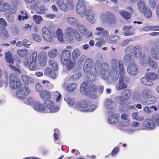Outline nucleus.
Here are the masks:
<instances>
[{
  "instance_id": "79ce46f5",
  "label": "nucleus",
  "mask_w": 159,
  "mask_h": 159,
  "mask_svg": "<svg viewBox=\"0 0 159 159\" xmlns=\"http://www.w3.org/2000/svg\"><path fill=\"white\" fill-rule=\"evenodd\" d=\"M77 87V85L76 83H70L67 86L66 89L69 92L73 91L76 89Z\"/></svg>"
},
{
  "instance_id": "09e8293b",
  "label": "nucleus",
  "mask_w": 159,
  "mask_h": 159,
  "mask_svg": "<svg viewBox=\"0 0 159 159\" xmlns=\"http://www.w3.org/2000/svg\"><path fill=\"white\" fill-rule=\"evenodd\" d=\"M10 8L9 4L8 3L0 4V11H5L7 10Z\"/></svg>"
},
{
  "instance_id": "3c124183",
  "label": "nucleus",
  "mask_w": 159,
  "mask_h": 159,
  "mask_svg": "<svg viewBox=\"0 0 159 159\" xmlns=\"http://www.w3.org/2000/svg\"><path fill=\"white\" fill-rule=\"evenodd\" d=\"M75 61H72L71 60H70L69 62H68L66 64H63L64 65L66 66L67 70H71L75 66Z\"/></svg>"
},
{
  "instance_id": "9d476101",
  "label": "nucleus",
  "mask_w": 159,
  "mask_h": 159,
  "mask_svg": "<svg viewBox=\"0 0 159 159\" xmlns=\"http://www.w3.org/2000/svg\"><path fill=\"white\" fill-rule=\"evenodd\" d=\"M131 94L130 90L126 89L122 91V96H118L114 98L115 101L118 103L122 104L124 101L128 100L130 98Z\"/></svg>"
},
{
  "instance_id": "603ef678",
  "label": "nucleus",
  "mask_w": 159,
  "mask_h": 159,
  "mask_svg": "<svg viewBox=\"0 0 159 159\" xmlns=\"http://www.w3.org/2000/svg\"><path fill=\"white\" fill-rule=\"evenodd\" d=\"M6 18L8 22L13 23L14 21L15 17L13 14L9 13L6 16Z\"/></svg>"
},
{
  "instance_id": "e433bc0d",
  "label": "nucleus",
  "mask_w": 159,
  "mask_h": 159,
  "mask_svg": "<svg viewBox=\"0 0 159 159\" xmlns=\"http://www.w3.org/2000/svg\"><path fill=\"white\" fill-rule=\"evenodd\" d=\"M56 34L58 40H64V39H67L63 36V31L61 29H57L56 31Z\"/></svg>"
},
{
  "instance_id": "a878e982",
  "label": "nucleus",
  "mask_w": 159,
  "mask_h": 159,
  "mask_svg": "<svg viewBox=\"0 0 159 159\" xmlns=\"http://www.w3.org/2000/svg\"><path fill=\"white\" fill-rule=\"evenodd\" d=\"M151 58L147 56L146 54L143 53L140 57V63L143 66H146L149 63V60H151Z\"/></svg>"
},
{
  "instance_id": "4c0bfd02",
  "label": "nucleus",
  "mask_w": 159,
  "mask_h": 159,
  "mask_svg": "<svg viewBox=\"0 0 159 159\" xmlns=\"http://www.w3.org/2000/svg\"><path fill=\"white\" fill-rule=\"evenodd\" d=\"M80 50L78 49H75L72 52V57L73 59L76 60L80 55Z\"/></svg>"
},
{
  "instance_id": "7c9ffc66",
  "label": "nucleus",
  "mask_w": 159,
  "mask_h": 159,
  "mask_svg": "<svg viewBox=\"0 0 159 159\" xmlns=\"http://www.w3.org/2000/svg\"><path fill=\"white\" fill-rule=\"evenodd\" d=\"M5 58L6 62L8 64H13L14 58L9 52L5 53Z\"/></svg>"
},
{
  "instance_id": "412c9836",
  "label": "nucleus",
  "mask_w": 159,
  "mask_h": 159,
  "mask_svg": "<svg viewBox=\"0 0 159 159\" xmlns=\"http://www.w3.org/2000/svg\"><path fill=\"white\" fill-rule=\"evenodd\" d=\"M38 61L41 66H44L47 60V55L46 53L42 52L39 53L38 55Z\"/></svg>"
},
{
  "instance_id": "cd10ccee",
  "label": "nucleus",
  "mask_w": 159,
  "mask_h": 159,
  "mask_svg": "<svg viewBox=\"0 0 159 159\" xmlns=\"http://www.w3.org/2000/svg\"><path fill=\"white\" fill-rule=\"evenodd\" d=\"M104 107L107 109H113L116 107V104L109 99L105 100L104 102Z\"/></svg>"
},
{
  "instance_id": "b1692460",
  "label": "nucleus",
  "mask_w": 159,
  "mask_h": 159,
  "mask_svg": "<svg viewBox=\"0 0 159 159\" xmlns=\"http://www.w3.org/2000/svg\"><path fill=\"white\" fill-rule=\"evenodd\" d=\"M141 93L143 100L150 97L153 94L151 90L148 88L143 89Z\"/></svg>"
},
{
  "instance_id": "4d7b16f0",
  "label": "nucleus",
  "mask_w": 159,
  "mask_h": 159,
  "mask_svg": "<svg viewBox=\"0 0 159 159\" xmlns=\"http://www.w3.org/2000/svg\"><path fill=\"white\" fill-rule=\"evenodd\" d=\"M49 64L50 66L55 70H57L58 69V65L57 62L53 60H51L49 61Z\"/></svg>"
},
{
  "instance_id": "5fc2aeb1",
  "label": "nucleus",
  "mask_w": 159,
  "mask_h": 159,
  "mask_svg": "<svg viewBox=\"0 0 159 159\" xmlns=\"http://www.w3.org/2000/svg\"><path fill=\"white\" fill-rule=\"evenodd\" d=\"M81 76L80 73H78L72 75L70 77V80L72 81H76L78 80Z\"/></svg>"
},
{
  "instance_id": "58836bf2",
  "label": "nucleus",
  "mask_w": 159,
  "mask_h": 159,
  "mask_svg": "<svg viewBox=\"0 0 159 159\" xmlns=\"http://www.w3.org/2000/svg\"><path fill=\"white\" fill-rule=\"evenodd\" d=\"M119 12L120 14L125 19H129L130 18L131 15L125 10H121L119 11Z\"/></svg>"
},
{
  "instance_id": "bb28decb",
  "label": "nucleus",
  "mask_w": 159,
  "mask_h": 159,
  "mask_svg": "<svg viewBox=\"0 0 159 159\" xmlns=\"http://www.w3.org/2000/svg\"><path fill=\"white\" fill-rule=\"evenodd\" d=\"M145 75L152 82L157 80L159 77L158 75L154 72H148L145 74Z\"/></svg>"
},
{
  "instance_id": "7ed1b4c3",
  "label": "nucleus",
  "mask_w": 159,
  "mask_h": 159,
  "mask_svg": "<svg viewBox=\"0 0 159 159\" xmlns=\"http://www.w3.org/2000/svg\"><path fill=\"white\" fill-rule=\"evenodd\" d=\"M37 52L36 51L33 52L30 57H26L24 59V64L26 66H28L30 70H35L37 67Z\"/></svg>"
},
{
  "instance_id": "c03bdc74",
  "label": "nucleus",
  "mask_w": 159,
  "mask_h": 159,
  "mask_svg": "<svg viewBox=\"0 0 159 159\" xmlns=\"http://www.w3.org/2000/svg\"><path fill=\"white\" fill-rule=\"evenodd\" d=\"M152 121L154 123L155 125H159V115L157 114H154L152 116Z\"/></svg>"
},
{
  "instance_id": "0eeeda50",
  "label": "nucleus",
  "mask_w": 159,
  "mask_h": 159,
  "mask_svg": "<svg viewBox=\"0 0 159 159\" xmlns=\"http://www.w3.org/2000/svg\"><path fill=\"white\" fill-rule=\"evenodd\" d=\"M100 18L103 22L107 23L110 25H112L116 21L115 16L112 13L110 12L102 13L100 16Z\"/></svg>"
},
{
  "instance_id": "864d4df0",
  "label": "nucleus",
  "mask_w": 159,
  "mask_h": 159,
  "mask_svg": "<svg viewBox=\"0 0 159 159\" xmlns=\"http://www.w3.org/2000/svg\"><path fill=\"white\" fill-rule=\"evenodd\" d=\"M76 29H73L70 27L67 28L65 30V34L68 35V36H69L71 34H73Z\"/></svg>"
},
{
  "instance_id": "774afa93",
  "label": "nucleus",
  "mask_w": 159,
  "mask_h": 159,
  "mask_svg": "<svg viewBox=\"0 0 159 159\" xmlns=\"http://www.w3.org/2000/svg\"><path fill=\"white\" fill-rule=\"evenodd\" d=\"M86 56L84 55H82L80 58L79 59L78 63L79 65H82V62L86 58Z\"/></svg>"
},
{
  "instance_id": "8fccbe9b",
  "label": "nucleus",
  "mask_w": 159,
  "mask_h": 159,
  "mask_svg": "<svg viewBox=\"0 0 159 159\" xmlns=\"http://www.w3.org/2000/svg\"><path fill=\"white\" fill-rule=\"evenodd\" d=\"M28 12L25 11V16H24V11H21V15H19L18 16V19L19 21H21L22 20H25L27 19L28 18Z\"/></svg>"
},
{
  "instance_id": "2f4dec72",
  "label": "nucleus",
  "mask_w": 159,
  "mask_h": 159,
  "mask_svg": "<svg viewBox=\"0 0 159 159\" xmlns=\"http://www.w3.org/2000/svg\"><path fill=\"white\" fill-rule=\"evenodd\" d=\"M137 5L139 10L141 12H144L146 7L144 2L143 1L139 0L137 2Z\"/></svg>"
},
{
  "instance_id": "338daca9",
  "label": "nucleus",
  "mask_w": 159,
  "mask_h": 159,
  "mask_svg": "<svg viewBox=\"0 0 159 159\" xmlns=\"http://www.w3.org/2000/svg\"><path fill=\"white\" fill-rule=\"evenodd\" d=\"M96 30L98 31L96 32L95 34L97 35H99L102 34L104 29L103 28L97 27L96 28Z\"/></svg>"
},
{
  "instance_id": "a19ab883",
  "label": "nucleus",
  "mask_w": 159,
  "mask_h": 159,
  "mask_svg": "<svg viewBox=\"0 0 159 159\" xmlns=\"http://www.w3.org/2000/svg\"><path fill=\"white\" fill-rule=\"evenodd\" d=\"M57 54V49L54 48L51 49L48 52V56L50 58H55Z\"/></svg>"
},
{
  "instance_id": "052dcab7",
  "label": "nucleus",
  "mask_w": 159,
  "mask_h": 159,
  "mask_svg": "<svg viewBox=\"0 0 159 159\" xmlns=\"http://www.w3.org/2000/svg\"><path fill=\"white\" fill-rule=\"evenodd\" d=\"M9 64L8 65V67L10 69H12L13 70H15V71L17 72H18V73H21V71L19 69H18V68H17L15 66L13 65L12 64Z\"/></svg>"
},
{
  "instance_id": "dca6fc26",
  "label": "nucleus",
  "mask_w": 159,
  "mask_h": 159,
  "mask_svg": "<svg viewBox=\"0 0 159 159\" xmlns=\"http://www.w3.org/2000/svg\"><path fill=\"white\" fill-rule=\"evenodd\" d=\"M142 125L143 127L142 129L143 130L147 129L153 130L156 127L154 123L153 122L152 120L150 119H146L143 122Z\"/></svg>"
},
{
  "instance_id": "f257e3e1",
  "label": "nucleus",
  "mask_w": 159,
  "mask_h": 159,
  "mask_svg": "<svg viewBox=\"0 0 159 159\" xmlns=\"http://www.w3.org/2000/svg\"><path fill=\"white\" fill-rule=\"evenodd\" d=\"M111 78L113 82L117 80L119 78L118 70L120 77L118 82L116 84V89L117 90H121L127 88V83L129 81L128 77L125 76V71L121 61H118L115 59L111 61Z\"/></svg>"
},
{
  "instance_id": "f704fd0d",
  "label": "nucleus",
  "mask_w": 159,
  "mask_h": 159,
  "mask_svg": "<svg viewBox=\"0 0 159 159\" xmlns=\"http://www.w3.org/2000/svg\"><path fill=\"white\" fill-rule=\"evenodd\" d=\"M0 36L2 39H6L9 35L7 31L4 28L0 26Z\"/></svg>"
},
{
  "instance_id": "ea45409f",
  "label": "nucleus",
  "mask_w": 159,
  "mask_h": 159,
  "mask_svg": "<svg viewBox=\"0 0 159 159\" xmlns=\"http://www.w3.org/2000/svg\"><path fill=\"white\" fill-rule=\"evenodd\" d=\"M17 53L20 57H23L28 54L29 52L26 49L24 48L18 50Z\"/></svg>"
},
{
  "instance_id": "6e6552de",
  "label": "nucleus",
  "mask_w": 159,
  "mask_h": 159,
  "mask_svg": "<svg viewBox=\"0 0 159 159\" xmlns=\"http://www.w3.org/2000/svg\"><path fill=\"white\" fill-rule=\"evenodd\" d=\"M45 107L50 113H55L60 110V107L58 106H55L54 102L50 100H46L44 102Z\"/></svg>"
},
{
  "instance_id": "f3484780",
  "label": "nucleus",
  "mask_w": 159,
  "mask_h": 159,
  "mask_svg": "<svg viewBox=\"0 0 159 159\" xmlns=\"http://www.w3.org/2000/svg\"><path fill=\"white\" fill-rule=\"evenodd\" d=\"M85 12L86 19L88 21L92 24H94L96 22V15L93 11L88 9L85 11Z\"/></svg>"
},
{
  "instance_id": "2eb2a0df",
  "label": "nucleus",
  "mask_w": 159,
  "mask_h": 159,
  "mask_svg": "<svg viewBox=\"0 0 159 159\" xmlns=\"http://www.w3.org/2000/svg\"><path fill=\"white\" fill-rule=\"evenodd\" d=\"M139 66L135 64L134 61L129 64L127 68L128 73L132 75H136L139 72Z\"/></svg>"
},
{
  "instance_id": "a18cd8bd",
  "label": "nucleus",
  "mask_w": 159,
  "mask_h": 159,
  "mask_svg": "<svg viewBox=\"0 0 159 159\" xmlns=\"http://www.w3.org/2000/svg\"><path fill=\"white\" fill-rule=\"evenodd\" d=\"M125 56L124 57V60L125 61L128 62L129 64L132 63V61H134V58L130 56L129 53Z\"/></svg>"
},
{
  "instance_id": "49530a36",
  "label": "nucleus",
  "mask_w": 159,
  "mask_h": 159,
  "mask_svg": "<svg viewBox=\"0 0 159 159\" xmlns=\"http://www.w3.org/2000/svg\"><path fill=\"white\" fill-rule=\"evenodd\" d=\"M149 65L151 68L153 70H156L157 68V62L152 59L149 60Z\"/></svg>"
},
{
  "instance_id": "6e6d98bb",
  "label": "nucleus",
  "mask_w": 159,
  "mask_h": 159,
  "mask_svg": "<svg viewBox=\"0 0 159 159\" xmlns=\"http://www.w3.org/2000/svg\"><path fill=\"white\" fill-rule=\"evenodd\" d=\"M130 124V121L128 120H124L121 121H119L117 124L120 126H127Z\"/></svg>"
},
{
  "instance_id": "680f3d73",
  "label": "nucleus",
  "mask_w": 159,
  "mask_h": 159,
  "mask_svg": "<svg viewBox=\"0 0 159 159\" xmlns=\"http://www.w3.org/2000/svg\"><path fill=\"white\" fill-rule=\"evenodd\" d=\"M148 3L151 8H154L155 7L156 5V0H148Z\"/></svg>"
},
{
  "instance_id": "ddd939ff",
  "label": "nucleus",
  "mask_w": 159,
  "mask_h": 159,
  "mask_svg": "<svg viewBox=\"0 0 159 159\" xmlns=\"http://www.w3.org/2000/svg\"><path fill=\"white\" fill-rule=\"evenodd\" d=\"M93 65V60L92 58H89L87 59L86 62L84 67V72L87 75L89 79L90 78L89 76L90 75L91 76L92 75L91 73V70Z\"/></svg>"
},
{
  "instance_id": "39448f33",
  "label": "nucleus",
  "mask_w": 159,
  "mask_h": 159,
  "mask_svg": "<svg viewBox=\"0 0 159 159\" xmlns=\"http://www.w3.org/2000/svg\"><path fill=\"white\" fill-rule=\"evenodd\" d=\"M16 92L17 97L21 99H24L31 93V89L30 87L25 84H21Z\"/></svg>"
},
{
  "instance_id": "72a5a7b5",
  "label": "nucleus",
  "mask_w": 159,
  "mask_h": 159,
  "mask_svg": "<svg viewBox=\"0 0 159 159\" xmlns=\"http://www.w3.org/2000/svg\"><path fill=\"white\" fill-rule=\"evenodd\" d=\"M40 97L43 99H50L51 95L50 92L46 90H44L39 93Z\"/></svg>"
},
{
  "instance_id": "13d9d810",
  "label": "nucleus",
  "mask_w": 159,
  "mask_h": 159,
  "mask_svg": "<svg viewBox=\"0 0 159 159\" xmlns=\"http://www.w3.org/2000/svg\"><path fill=\"white\" fill-rule=\"evenodd\" d=\"M97 107V106L95 105H88L87 107L86 112H90L93 111Z\"/></svg>"
},
{
  "instance_id": "4468645a",
  "label": "nucleus",
  "mask_w": 159,
  "mask_h": 159,
  "mask_svg": "<svg viewBox=\"0 0 159 159\" xmlns=\"http://www.w3.org/2000/svg\"><path fill=\"white\" fill-rule=\"evenodd\" d=\"M71 53L67 49L64 50L62 52L61 56V61L62 64H66L71 60Z\"/></svg>"
},
{
  "instance_id": "69168bd1",
  "label": "nucleus",
  "mask_w": 159,
  "mask_h": 159,
  "mask_svg": "<svg viewBox=\"0 0 159 159\" xmlns=\"http://www.w3.org/2000/svg\"><path fill=\"white\" fill-rule=\"evenodd\" d=\"M74 36L75 39L76 40L81 39V37L80 34L76 30L73 34Z\"/></svg>"
},
{
  "instance_id": "c85d7f7f",
  "label": "nucleus",
  "mask_w": 159,
  "mask_h": 159,
  "mask_svg": "<svg viewBox=\"0 0 159 159\" xmlns=\"http://www.w3.org/2000/svg\"><path fill=\"white\" fill-rule=\"evenodd\" d=\"M119 118V116L118 114H114L109 116L108 120V122L110 124H115L118 122Z\"/></svg>"
},
{
  "instance_id": "c756f323",
  "label": "nucleus",
  "mask_w": 159,
  "mask_h": 159,
  "mask_svg": "<svg viewBox=\"0 0 159 159\" xmlns=\"http://www.w3.org/2000/svg\"><path fill=\"white\" fill-rule=\"evenodd\" d=\"M64 100L70 107H72L75 103L74 98L70 95L66 96L64 98Z\"/></svg>"
},
{
  "instance_id": "1a4fd4ad",
  "label": "nucleus",
  "mask_w": 159,
  "mask_h": 159,
  "mask_svg": "<svg viewBox=\"0 0 159 159\" xmlns=\"http://www.w3.org/2000/svg\"><path fill=\"white\" fill-rule=\"evenodd\" d=\"M125 52L126 53H131L137 58L140 57L143 53L142 52L141 48L139 46L128 47L126 48Z\"/></svg>"
},
{
  "instance_id": "37998d69",
  "label": "nucleus",
  "mask_w": 159,
  "mask_h": 159,
  "mask_svg": "<svg viewBox=\"0 0 159 159\" xmlns=\"http://www.w3.org/2000/svg\"><path fill=\"white\" fill-rule=\"evenodd\" d=\"M142 13L144 14V15L145 17L147 18H150L152 15V11L151 9L148 7H147L144 10V12Z\"/></svg>"
},
{
  "instance_id": "a211bd4d",
  "label": "nucleus",
  "mask_w": 159,
  "mask_h": 159,
  "mask_svg": "<svg viewBox=\"0 0 159 159\" xmlns=\"http://www.w3.org/2000/svg\"><path fill=\"white\" fill-rule=\"evenodd\" d=\"M88 103L87 101L82 100L77 102L75 105V108L80 111L86 112Z\"/></svg>"
},
{
  "instance_id": "f03ea898",
  "label": "nucleus",
  "mask_w": 159,
  "mask_h": 159,
  "mask_svg": "<svg viewBox=\"0 0 159 159\" xmlns=\"http://www.w3.org/2000/svg\"><path fill=\"white\" fill-rule=\"evenodd\" d=\"M80 90V93L83 94L89 95L93 99L96 98V95L95 93L97 91L98 89L94 84H89L87 81H85L82 83Z\"/></svg>"
},
{
  "instance_id": "f8f14e48",
  "label": "nucleus",
  "mask_w": 159,
  "mask_h": 159,
  "mask_svg": "<svg viewBox=\"0 0 159 159\" xmlns=\"http://www.w3.org/2000/svg\"><path fill=\"white\" fill-rule=\"evenodd\" d=\"M77 30L82 35L87 37H91L93 34L91 31L89 32L86 26L81 23H78L76 25Z\"/></svg>"
},
{
  "instance_id": "e2e57ef3",
  "label": "nucleus",
  "mask_w": 159,
  "mask_h": 159,
  "mask_svg": "<svg viewBox=\"0 0 159 159\" xmlns=\"http://www.w3.org/2000/svg\"><path fill=\"white\" fill-rule=\"evenodd\" d=\"M42 36L44 40H49L51 39V34L49 32L48 33H42Z\"/></svg>"
},
{
  "instance_id": "423d86ee",
  "label": "nucleus",
  "mask_w": 159,
  "mask_h": 159,
  "mask_svg": "<svg viewBox=\"0 0 159 159\" xmlns=\"http://www.w3.org/2000/svg\"><path fill=\"white\" fill-rule=\"evenodd\" d=\"M8 78L10 86L12 89H18L22 84L20 79L15 74H10Z\"/></svg>"
},
{
  "instance_id": "6ab92c4d",
  "label": "nucleus",
  "mask_w": 159,
  "mask_h": 159,
  "mask_svg": "<svg viewBox=\"0 0 159 159\" xmlns=\"http://www.w3.org/2000/svg\"><path fill=\"white\" fill-rule=\"evenodd\" d=\"M100 73L102 78L104 80H107L109 78L110 75L107 66L102 65L101 68Z\"/></svg>"
},
{
  "instance_id": "bf43d9fd",
  "label": "nucleus",
  "mask_w": 159,
  "mask_h": 159,
  "mask_svg": "<svg viewBox=\"0 0 159 159\" xmlns=\"http://www.w3.org/2000/svg\"><path fill=\"white\" fill-rule=\"evenodd\" d=\"M34 99L31 97H29L25 101V102L26 104L29 105H32L34 103Z\"/></svg>"
},
{
  "instance_id": "473e14b6",
  "label": "nucleus",
  "mask_w": 159,
  "mask_h": 159,
  "mask_svg": "<svg viewBox=\"0 0 159 159\" xmlns=\"http://www.w3.org/2000/svg\"><path fill=\"white\" fill-rule=\"evenodd\" d=\"M140 81L142 84L148 86H152L154 84L152 82L150 81V80L146 76L141 78Z\"/></svg>"
},
{
  "instance_id": "393cba45",
  "label": "nucleus",
  "mask_w": 159,
  "mask_h": 159,
  "mask_svg": "<svg viewBox=\"0 0 159 159\" xmlns=\"http://www.w3.org/2000/svg\"><path fill=\"white\" fill-rule=\"evenodd\" d=\"M132 98L135 101L141 103L143 105H145L146 103L145 101H143L142 97L141 96V93H139L137 92H134L132 93Z\"/></svg>"
},
{
  "instance_id": "c9c22d12",
  "label": "nucleus",
  "mask_w": 159,
  "mask_h": 159,
  "mask_svg": "<svg viewBox=\"0 0 159 159\" xmlns=\"http://www.w3.org/2000/svg\"><path fill=\"white\" fill-rule=\"evenodd\" d=\"M68 23L72 26H75L78 23V21L77 19L74 17L69 16L67 18Z\"/></svg>"
},
{
  "instance_id": "9b49d317",
  "label": "nucleus",
  "mask_w": 159,
  "mask_h": 159,
  "mask_svg": "<svg viewBox=\"0 0 159 159\" xmlns=\"http://www.w3.org/2000/svg\"><path fill=\"white\" fill-rule=\"evenodd\" d=\"M85 7L84 1L78 0L76 4V10L77 12L82 17H84L85 16Z\"/></svg>"
},
{
  "instance_id": "20e7f679",
  "label": "nucleus",
  "mask_w": 159,
  "mask_h": 159,
  "mask_svg": "<svg viewBox=\"0 0 159 159\" xmlns=\"http://www.w3.org/2000/svg\"><path fill=\"white\" fill-rule=\"evenodd\" d=\"M55 2L59 8L64 11H67L68 10H73L75 7L74 0H66L65 2L63 0H53Z\"/></svg>"
},
{
  "instance_id": "de8ad7c7",
  "label": "nucleus",
  "mask_w": 159,
  "mask_h": 159,
  "mask_svg": "<svg viewBox=\"0 0 159 159\" xmlns=\"http://www.w3.org/2000/svg\"><path fill=\"white\" fill-rule=\"evenodd\" d=\"M33 19L36 23L38 24H41L43 18L41 16L37 15H34L33 16Z\"/></svg>"
},
{
  "instance_id": "0e129e2a",
  "label": "nucleus",
  "mask_w": 159,
  "mask_h": 159,
  "mask_svg": "<svg viewBox=\"0 0 159 159\" xmlns=\"http://www.w3.org/2000/svg\"><path fill=\"white\" fill-rule=\"evenodd\" d=\"M0 25L4 28V27H7L8 24L5 19L2 18H0Z\"/></svg>"
},
{
  "instance_id": "aec40b11",
  "label": "nucleus",
  "mask_w": 159,
  "mask_h": 159,
  "mask_svg": "<svg viewBox=\"0 0 159 159\" xmlns=\"http://www.w3.org/2000/svg\"><path fill=\"white\" fill-rule=\"evenodd\" d=\"M152 57L155 60L159 59V45L158 44L152 48L150 50Z\"/></svg>"
},
{
  "instance_id": "5701e85b",
  "label": "nucleus",
  "mask_w": 159,
  "mask_h": 159,
  "mask_svg": "<svg viewBox=\"0 0 159 159\" xmlns=\"http://www.w3.org/2000/svg\"><path fill=\"white\" fill-rule=\"evenodd\" d=\"M34 108L35 111L41 113L44 112L46 110L45 106L39 102L34 103Z\"/></svg>"
},
{
  "instance_id": "4be33fe9",
  "label": "nucleus",
  "mask_w": 159,
  "mask_h": 159,
  "mask_svg": "<svg viewBox=\"0 0 159 159\" xmlns=\"http://www.w3.org/2000/svg\"><path fill=\"white\" fill-rule=\"evenodd\" d=\"M21 79L23 82L26 85H30L34 84L33 79L26 75H22L21 76Z\"/></svg>"
}]
</instances>
